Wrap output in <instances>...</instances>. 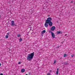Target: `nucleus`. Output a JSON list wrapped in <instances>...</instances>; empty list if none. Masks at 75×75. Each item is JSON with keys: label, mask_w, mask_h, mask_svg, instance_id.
<instances>
[{"label": "nucleus", "mask_w": 75, "mask_h": 75, "mask_svg": "<svg viewBox=\"0 0 75 75\" xmlns=\"http://www.w3.org/2000/svg\"><path fill=\"white\" fill-rule=\"evenodd\" d=\"M34 55V52H33L28 55L27 59L28 61H31Z\"/></svg>", "instance_id": "f257e3e1"}, {"label": "nucleus", "mask_w": 75, "mask_h": 75, "mask_svg": "<svg viewBox=\"0 0 75 75\" xmlns=\"http://www.w3.org/2000/svg\"><path fill=\"white\" fill-rule=\"evenodd\" d=\"M52 20V18L51 17H49L47 19V23H48L50 27H51V26H52V24H53V23H52V22H51Z\"/></svg>", "instance_id": "f03ea898"}, {"label": "nucleus", "mask_w": 75, "mask_h": 75, "mask_svg": "<svg viewBox=\"0 0 75 75\" xmlns=\"http://www.w3.org/2000/svg\"><path fill=\"white\" fill-rule=\"evenodd\" d=\"M11 25L12 26V27H14L15 26H17V25H16L15 23H14V21H11Z\"/></svg>", "instance_id": "7ed1b4c3"}, {"label": "nucleus", "mask_w": 75, "mask_h": 75, "mask_svg": "<svg viewBox=\"0 0 75 75\" xmlns=\"http://www.w3.org/2000/svg\"><path fill=\"white\" fill-rule=\"evenodd\" d=\"M45 26L47 28L48 27V23L47 21V20L45 21Z\"/></svg>", "instance_id": "20e7f679"}, {"label": "nucleus", "mask_w": 75, "mask_h": 75, "mask_svg": "<svg viewBox=\"0 0 75 75\" xmlns=\"http://www.w3.org/2000/svg\"><path fill=\"white\" fill-rule=\"evenodd\" d=\"M51 34L52 37H53V38H55V34H54V33L52 32H51Z\"/></svg>", "instance_id": "39448f33"}, {"label": "nucleus", "mask_w": 75, "mask_h": 75, "mask_svg": "<svg viewBox=\"0 0 75 75\" xmlns=\"http://www.w3.org/2000/svg\"><path fill=\"white\" fill-rule=\"evenodd\" d=\"M55 27L54 26H52L51 28V30L52 31H54V30H55Z\"/></svg>", "instance_id": "423d86ee"}, {"label": "nucleus", "mask_w": 75, "mask_h": 75, "mask_svg": "<svg viewBox=\"0 0 75 75\" xmlns=\"http://www.w3.org/2000/svg\"><path fill=\"white\" fill-rule=\"evenodd\" d=\"M56 33L57 34H62V32H61V31H57Z\"/></svg>", "instance_id": "0eeeda50"}, {"label": "nucleus", "mask_w": 75, "mask_h": 75, "mask_svg": "<svg viewBox=\"0 0 75 75\" xmlns=\"http://www.w3.org/2000/svg\"><path fill=\"white\" fill-rule=\"evenodd\" d=\"M21 72L22 73H23V72H25V69H22L21 70Z\"/></svg>", "instance_id": "6e6552de"}, {"label": "nucleus", "mask_w": 75, "mask_h": 75, "mask_svg": "<svg viewBox=\"0 0 75 75\" xmlns=\"http://www.w3.org/2000/svg\"><path fill=\"white\" fill-rule=\"evenodd\" d=\"M45 30H43L42 32V34H44L45 33Z\"/></svg>", "instance_id": "1a4fd4ad"}, {"label": "nucleus", "mask_w": 75, "mask_h": 75, "mask_svg": "<svg viewBox=\"0 0 75 75\" xmlns=\"http://www.w3.org/2000/svg\"><path fill=\"white\" fill-rule=\"evenodd\" d=\"M23 41V39L21 38L19 39V42H21Z\"/></svg>", "instance_id": "9d476101"}, {"label": "nucleus", "mask_w": 75, "mask_h": 75, "mask_svg": "<svg viewBox=\"0 0 75 75\" xmlns=\"http://www.w3.org/2000/svg\"><path fill=\"white\" fill-rule=\"evenodd\" d=\"M64 65H68V63L67 62H65L64 63Z\"/></svg>", "instance_id": "9b49d317"}, {"label": "nucleus", "mask_w": 75, "mask_h": 75, "mask_svg": "<svg viewBox=\"0 0 75 75\" xmlns=\"http://www.w3.org/2000/svg\"><path fill=\"white\" fill-rule=\"evenodd\" d=\"M8 38V35H6L5 36V38L7 39Z\"/></svg>", "instance_id": "f8f14e48"}, {"label": "nucleus", "mask_w": 75, "mask_h": 75, "mask_svg": "<svg viewBox=\"0 0 75 75\" xmlns=\"http://www.w3.org/2000/svg\"><path fill=\"white\" fill-rule=\"evenodd\" d=\"M64 57H67V54H65L64 55Z\"/></svg>", "instance_id": "ddd939ff"}, {"label": "nucleus", "mask_w": 75, "mask_h": 75, "mask_svg": "<svg viewBox=\"0 0 75 75\" xmlns=\"http://www.w3.org/2000/svg\"><path fill=\"white\" fill-rule=\"evenodd\" d=\"M17 37H20V34H18L17 35Z\"/></svg>", "instance_id": "4468645a"}, {"label": "nucleus", "mask_w": 75, "mask_h": 75, "mask_svg": "<svg viewBox=\"0 0 75 75\" xmlns=\"http://www.w3.org/2000/svg\"><path fill=\"white\" fill-rule=\"evenodd\" d=\"M58 71H57L56 72V74L57 75L58 74Z\"/></svg>", "instance_id": "2eb2a0df"}, {"label": "nucleus", "mask_w": 75, "mask_h": 75, "mask_svg": "<svg viewBox=\"0 0 75 75\" xmlns=\"http://www.w3.org/2000/svg\"><path fill=\"white\" fill-rule=\"evenodd\" d=\"M50 75V73H49L47 74V75Z\"/></svg>", "instance_id": "dca6fc26"}, {"label": "nucleus", "mask_w": 75, "mask_h": 75, "mask_svg": "<svg viewBox=\"0 0 75 75\" xmlns=\"http://www.w3.org/2000/svg\"><path fill=\"white\" fill-rule=\"evenodd\" d=\"M7 35H10V33H9V32L8 33H7Z\"/></svg>", "instance_id": "f3484780"}, {"label": "nucleus", "mask_w": 75, "mask_h": 75, "mask_svg": "<svg viewBox=\"0 0 75 75\" xmlns=\"http://www.w3.org/2000/svg\"><path fill=\"white\" fill-rule=\"evenodd\" d=\"M56 62H57V61L56 60H55L54 61V64H55V63H56Z\"/></svg>", "instance_id": "a211bd4d"}, {"label": "nucleus", "mask_w": 75, "mask_h": 75, "mask_svg": "<svg viewBox=\"0 0 75 75\" xmlns=\"http://www.w3.org/2000/svg\"><path fill=\"white\" fill-rule=\"evenodd\" d=\"M21 64V62H18V64Z\"/></svg>", "instance_id": "6ab92c4d"}, {"label": "nucleus", "mask_w": 75, "mask_h": 75, "mask_svg": "<svg viewBox=\"0 0 75 75\" xmlns=\"http://www.w3.org/2000/svg\"><path fill=\"white\" fill-rule=\"evenodd\" d=\"M71 57L73 58V57H74V55H71Z\"/></svg>", "instance_id": "aec40b11"}, {"label": "nucleus", "mask_w": 75, "mask_h": 75, "mask_svg": "<svg viewBox=\"0 0 75 75\" xmlns=\"http://www.w3.org/2000/svg\"><path fill=\"white\" fill-rule=\"evenodd\" d=\"M0 75H3V74L2 73H1Z\"/></svg>", "instance_id": "412c9836"}, {"label": "nucleus", "mask_w": 75, "mask_h": 75, "mask_svg": "<svg viewBox=\"0 0 75 75\" xmlns=\"http://www.w3.org/2000/svg\"><path fill=\"white\" fill-rule=\"evenodd\" d=\"M74 3V1H71V3Z\"/></svg>", "instance_id": "4be33fe9"}, {"label": "nucleus", "mask_w": 75, "mask_h": 75, "mask_svg": "<svg viewBox=\"0 0 75 75\" xmlns=\"http://www.w3.org/2000/svg\"><path fill=\"white\" fill-rule=\"evenodd\" d=\"M49 32L50 33H52L50 30L49 31Z\"/></svg>", "instance_id": "5701e85b"}, {"label": "nucleus", "mask_w": 75, "mask_h": 75, "mask_svg": "<svg viewBox=\"0 0 75 75\" xmlns=\"http://www.w3.org/2000/svg\"><path fill=\"white\" fill-rule=\"evenodd\" d=\"M1 18V15H0V20Z\"/></svg>", "instance_id": "b1692460"}, {"label": "nucleus", "mask_w": 75, "mask_h": 75, "mask_svg": "<svg viewBox=\"0 0 75 75\" xmlns=\"http://www.w3.org/2000/svg\"><path fill=\"white\" fill-rule=\"evenodd\" d=\"M59 70V69H58V68L57 69V71H58V70Z\"/></svg>", "instance_id": "393cba45"}, {"label": "nucleus", "mask_w": 75, "mask_h": 75, "mask_svg": "<svg viewBox=\"0 0 75 75\" xmlns=\"http://www.w3.org/2000/svg\"><path fill=\"white\" fill-rule=\"evenodd\" d=\"M52 70H50L49 72H52Z\"/></svg>", "instance_id": "a878e982"}, {"label": "nucleus", "mask_w": 75, "mask_h": 75, "mask_svg": "<svg viewBox=\"0 0 75 75\" xmlns=\"http://www.w3.org/2000/svg\"><path fill=\"white\" fill-rule=\"evenodd\" d=\"M1 63H0V66H1Z\"/></svg>", "instance_id": "bb28decb"}, {"label": "nucleus", "mask_w": 75, "mask_h": 75, "mask_svg": "<svg viewBox=\"0 0 75 75\" xmlns=\"http://www.w3.org/2000/svg\"><path fill=\"white\" fill-rule=\"evenodd\" d=\"M29 74H31V73H30V72L29 73Z\"/></svg>", "instance_id": "cd10ccee"}, {"label": "nucleus", "mask_w": 75, "mask_h": 75, "mask_svg": "<svg viewBox=\"0 0 75 75\" xmlns=\"http://www.w3.org/2000/svg\"><path fill=\"white\" fill-rule=\"evenodd\" d=\"M59 47H57L58 48H59Z\"/></svg>", "instance_id": "c85d7f7f"}, {"label": "nucleus", "mask_w": 75, "mask_h": 75, "mask_svg": "<svg viewBox=\"0 0 75 75\" xmlns=\"http://www.w3.org/2000/svg\"><path fill=\"white\" fill-rule=\"evenodd\" d=\"M66 35H66V34L65 35V36H66Z\"/></svg>", "instance_id": "c756f323"}, {"label": "nucleus", "mask_w": 75, "mask_h": 75, "mask_svg": "<svg viewBox=\"0 0 75 75\" xmlns=\"http://www.w3.org/2000/svg\"><path fill=\"white\" fill-rule=\"evenodd\" d=\"M25 75H28V74H26Z\"/></svg>", "instance_id": "7c9ffc66"}]
</instances>
